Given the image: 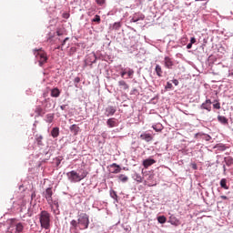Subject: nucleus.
I'll return each instance as SVG.
<instances>
[{
	"label": "nucleus",
	"mask_w": 233,
	"mask_h": 233,
	"mask_svg": "<svg viewBox=\"0 0 233 233\" xmlns=\"http://www.w3.org/2000/svg\"><path fill=\"white\" fill-rule=\"evenodd\" d=\"M61 96V91H59V88L55 87L51 90V97H59Z\"/></svg>",
	"instance_id": "nucleus-17"
},
{
	"label": "nucleus",
	"mask_w": 233,
	"mask_h": 233,
	"mask_svg": "<svg viewBox=\"0 0 233 233\" xmlns=\"http://www.w3.org/2000/svg\"><path fill=\"white\" fill-rule=\"evenodd\" d=\"M137 181H138V183H141V181H142V178H141V177H137Z\"/></svg>",
	"instance_id": "nucleus-49"
},
{
	"label": "nucleus",
	"mask_w": 233,
	"mask_h": 233,
	"mask_svg": "<svg viewBox=\"0 0 233 233\" xmlns=\"http://www.w3.org/2000/svg\"><path fill=\"white\" fill-rule=\"evenodd\" d=\"M194 43H196V37H191L190 44L194 45Z\"/></svg>",
	"instance_id": "nucleus-43"
},
{
	"label": "nucleus",
	"mask_w": 233,
	"mask_h": 233,
	"mask_svg": "<svg viewBox=\"0 0 233 233\" xmlns=\"http://www.w3.org/2000/svg\"><path fill=\"white\" fill-rule=\"evenodd\" d=\"M116 114V107L108 106L106 108V116L108 117L109 116H114Z\"/></svg>",
	"instance_id": "nucleus-12"
},
{
	"label": "nucleus",
	"mask_w": 233,
	"mask_h": 233,
	"mask_svg": "<svg viewBox=\"0 0 233 233\" xmlns=\"http://www.w3.org/2000/svg\"><path fill=\"white\" fill-rule=\"evenodd\" d=\"M61 110H65L66 108V105L60 106Z\"/></svg>",
	"instance_id": "nucleus-47"
},
{
	"label": "nucleus",
	"mask_w": 233,
	"mask_h": 233,
	"mask_svg": "<svg viewBox=\"0 0 233 233\" xmlns=\"http://www.w3.org/2000/svg\"><path fill=\"white\" fill-rule=\"evenodd\" d=\"M52 121H54V115L53 114L46 115V123H52Z\"/></svg>",
	"instance_id": "nucleus-31"
},
{
	"label": "nucleus",
	"mask_w": 233,
	"mask_h": 233,
	"mask_svg": "<svg viewBox=\"0 0 233 233\" xmlns=\"http://www.w3.org/2000/svg\"><path fill=\"white\" fill-rule=\"evenodd\" d=\"M106 0H96V3L99 5V6H103Z\"/></svg>",
	"instance_id": "nucleus-35"
},
{
	"label": "nucleus",
	"mask_w": 233,
	"mask_h": 233,
	"mask_svg": "<svg viewBox=\"0 0 233 233\" xmlns=\"http://www.w3.org/2000/svg\"><path fill=\"white\" fill-rule=\"evenodd\" d=\"M51 210L53 211V214H55V216H59V202L57 200H54L53 208H51Z\"/></svg>",
	"instance_id": "nucleus-8"
},
{
	"label": "nucleus",
	"mask_w": 233,
	"mask_h": 233,
	"mask_svg": "<svg viewBox=\"0 0 233 233\" xmlns=\"http://www.w3.org/2000/svg\"><path fill=\"white\" fill-rule=\"evenodd\" d=\"M193 168H194V170H198V165L193 164Z\"/></svg>",
	"instance_id": "nucleus-48"
},
{
	"label": "nucleus",
	"mask_w": 233,
	"mask_h": 233,
	"mask_svg": "<svg viewBox=\"0 0 233 233\" xmlns=\"http://www.w3.org/2000/svg\"><path fill=\"white\" fill-rule=\"evenodd\" d=\"M71 50H74V47H71Z\"/></svg>",
	"instance_id": "nucleus-54"
},
{
	"label": "nucleus",
	"mask_w": 233,
	"mask_h": 233,
	"mask_svg": "<svg viewBox=\"0 0 233 233\" xmlns=\"http://www.w3.org/2000/svg\"><path fill=\"white\" fill-rule=\"evenodd\" d=\"M39 219L42 228L48 230L50 228V213L46 210L41 211Z\"/></svg>",
	"instance_id": "nucleus-1"
},
{
	"label": "nucleus",
	"mask_w": 233,
	"mask_h": 233,
	"mask_svg": "<svg viewBox=\"0 0 233 233\" xmlns=\"http://www.w3.org/2000/svg\"><path fill=\"white\" fill-rule=\"evenodd\" d=\"M70 131L74 133V136H77L79 134V127L76 124L72 125L70 127Z\"/></svg>",
	"instance_id": "nucleus-18"
},
{
	"label": "nucleus",
	"mask_w": 233,
	"mask_h": 233,
	"mask_svg": "<svg viewBox=\"0 0 233 233\" xmlns=\"http://www.w3.org/2000/svg\"><path fill=\"white\" fill-rule=\"evenodd\" d=\"M110 197L116 201H117V193L114 189L110 190Z\"/></svg>",
	"instance_id": "nucleus-30"
},
{
	"label": "nucleus",
	"mask_w": 233,
	"mask_h": 233,
	"mask_svg": "<svg viewBox=\"0 0 233 233\" xmlns=\"http://www.w3.org/2000/svg\"><path fill=\"white\" fill-rule=\"evenodd\" d=\"M14 230H15V226L14 225V219H11V224L7 228V230L5 231V233H15Z\"/></svg>",
	"instance_id": "nucleus-21"
},
{
	"label": "nucleus",
	"mask_w": 233,
	"mask_h": 233,
	"mask_svg": "<svg viewBox=\"0 0 233 233\" xmlns=\"http://www.w3.org/2000/svg\"><path fill=\"white\" fill-rule=\"evenodd\" d=\"M218 123H221V125H228V118H227V116L218 115Z\"/></svg>",
	"instance_id": "nucleus-13"
},
{
	"label": "nucleus",
	"mask_w": 233,
	"mask_h": 233,
	"mask_svg": "<svg viewBox=\"0 0 233 233\" xmlns=\"http://www.w3.org/2000/svg\"><path fill=\"white\" fill-rule=\"evenodd\" d=\"M223 168H224V170H226V167H225V166L223 167Z\"/></svg>",
	"instance_id": "nucleus-53"
},
{
	"label": "nucleus",
	"mask_w": 233,
	"mask_h": 233,
	"mask_svg": "<svg viewBox=\"0 0 233 233\" xmlns=\"http://www.w3.org/2000/svg\"><path fill=\"white\" fill-rule=\"evenodd\" d=\"M52 196H54V192L52 191V188L47 187L44 192V198H46L48 205L50 206V208H54V199L52 198Z\"/></svg>",
	"instance_id": "nucleus-4"
},
{
	"label": "nucleus",
	"mask_w": 233,
	"mask_h": 233,
	"mask_svg": "<svg viewBox=\"0 0 233 233\" xmlns=\"http://www.w3.org/2000/svg\"><path fill=\"white\" fill-rule=\"evenodd\" d=\"M224 161L228 167H230L233 164V158L231 157H225Z\"/></svg>",
	"instance_id": "nucleus-25"
},
{
	"label": "nucleus",
	"mask_w": 233,
	"mask_h": 233,
	"mask_svg": "<svg viewBox=\"0 0 233 233\" xmlns=\"http://www.w3.org/2000/svg\"><path fill=\"white\" fill-rule=\"evenodd\" d=\"M220 187L224 188V190H228V187H227V178H222L220 180Z\"/></svg>",
	"instance_id": "nucleus-26"
},
{
	"label": "nucleus",
	"mask_w": 233,
	"mask_h": 233,
	"mask_svg": "<svg viewBox=\"0 0 233 233\" xmlns=\"http://www.w3.org/2000/svg\"><path fill=\"white\" fill-rule=\"evenodd\" d=\"M164 65L166 66V68H172L174 66V61H172V58L166 56L164 58Z\"/></svg>",
	"instance_id": "nucleus-9"
},
{
	"label": "nucleus",
	"mask_w": 233,
	"mask_h": 233,
	"mask_svg": "<svg viewBox=\"0 0 233 233\" xmlns=\"http://www.w3.org/2000/svg\"><path fill=\"white\" fill-rule=\"evenodd\" d=\"M113 28H115V30H119V28H121V22H116Z\"/></svg>",
	"instance_id": "nucleus-34"
},
{
	"label": "nucleus",
	"mask_w": 233,
	"mask_h": 233,
	"mask_svg": "<svg viewBox=\"0 0 233 233\" xmlns=\"http://www.w3.org/2000/svg\"><path fill=\"white\" fill-rule=\"evenodd\" d=\"M36 141H37L38 145H41V141H43V136L37 137Z\"/></svg>",
	"instance_id": "nucleus-39"
},
{
	"label": "nucleus",
	"mask_w": 233,
	"mask_h": 233,
	"mask_svg": "<svg viewBox=\"0 0 233 233\" xmlns=\"http://www.w3.org/2000/svg\"><path fill=\"white\" fill-rule=\"evenodd\" d=\"M81 82V78L79 76H76L75 79H74V83L76 84V86H77V84Z\"/></svg>",
	"instance_id": "nucleus-38"
},
{
	"label": "nucleus",
	"mask_w": 233,
	"mask_h": 233,
	"mask_svg": "<svg viewBox=\"0 0 233 233\" xmlns=\"http://www.w3.org/2000/svg\"><path fill=\"white\" fill-rule=\"evenodd\" d=\"M56 50H63V47H62L61 46H58L56 47Z\"/></svg>",
	"instance_id": "nucleus-50"
},
{
	"label": "nucleus",
	"mask_w": 233,
	"mask_h": 233,
	"mask_svg": "<svg viewBox=\"0 0 233 233\" xmlns=\"http://www.w3.org/2000/svg\"><path fill=\"white\" fill-rule=\"evenodd\" d=\"M169 223H171V225H174L175 227L180 225L179 219L176 218H170Z\"/></svg>",
	"instance_id": "nucleus-24"
},
{
	"label": "nucleus",
	"mask_w": 233,
	"mask_h": 233,
	"mask_svg": "<svg viewBox=\"0 0 233 233\" xmlns=\"http://www.w3.org/2000/svg\"><path fill=\"white\" fill-rule=\"evenodd\" d=\"M140 139H143L144 141H147L148 143L152 141L153 137H152V135L144 133L140 135Z\"/></svg>",
	"instance_id": "nucleus-14"
},
{
	"label": "nucleus",
	"mask_w": 233,
	"mask_h": 233,
	"mask_svg": "<svg viewBox=\"0 0 233 233\" xmlns=\"http://www.w3.org/2000/svg\"><path fill=\"white\" fill-rule=\"evenodd\" d=\"M34 56H35L36 59L39 61L40 66H44L46 61H48V56H46V52L43 50V48L40 49H34Z\"/></svg>",
	"instance_id": "nucleus-2"
},
{
	"label": "nucleus",
	"mask_w": 233,
	"mask_h": 233,
	"mask_svg": "<svg viewBox=\"0 0 233 233\" xmlns=\"http://www.w3.org/2000/svg\"><path fill=\"white\" fill-rule=\"evenodd\" d=\"M111 174H119L121 172V167L116 163L110 165Z\"/></svg>",
	"instance_id": "nucleus-7"
},
{
	"label": "nucleus",
	"mask_w": 233,
	"mask_h": 233,
	"mask_svg": "<svg viewBox=\"0 0 233 233\" xmlns=\"http://www.w3.org/2000/svg\"><path fill=\"white\" fill-rule=\"evenodd\" d=\"M220 198L221 199H228V198L227 196H225V195L220 196Z\"/></svg>",
	"instance_id": "nucleus-46"
},
{
	"label": "nucleus",
	"mask_w": 233,
	"mask_h": 233,
	"mask_svg": "<svg viewBox=\"0 0 233 233\" xmlns=\"http://www.w3.org/2000/svg\"><path fill=\"white\" fill-rule=\"evenodd\" d=\"M121 77H125V76H127V69L122 70V72L120 73Z\"/></svg>",
	"instance_id": "nucleus-40"
},
{
	"label": "nucleus",
	"mask_w": 233,
	"mask_h": 233,
	"mask_svg": "<svg viewBox=\"0 0 233 233\" xmlns=\"http://www.w3.org/2000/svg\"><path fill=\"white\" fill-rule=\"evenodd\" d=\"M173 83L176 86H177V85H179V81H177V79L173 80Z\"/></svg>",
	"instance_id": "nucleus-44"
},
{
	"label": "nucleus",
	"mask_w": 233,
	"mask_h": 233,
	"mask_svg": "<svg viewBox=\"0 0 233 233\" xmlns=\"http://www.w3.org/2000/svg\"><path fill=\"white\" fill-rule=\"evenodd\" d=\"M35 113L37 114V116H41V114L43 113V108H41V107H36Z\"/></svg>",
	"instance_id": "nucleus-36"
},
{
	"label": "nucleus",
	"mask_w": 233,
	"mask_h": 233,
	"mask_svg": "<svg viewBox=\"0 0 233 233\" xmlns=\"http://www.w3.org/2000/svg\"><path fill=\"white\" fill-rule=\"evenodd\" d=\"M66 176H67L69 181H71V183H79V181H81L79 173H77L74 170L66 173Z\"/></svg>",
	"instance_id": "nucleus-5"
},
{
	"label": "nucleus",
	"mask_w": 233,
	"mask_h": 233,
	"mask_svg": "<svg viewBox=\"0 0 233 233\" xmlns=\"http://www.w3.org/2000/svg\"><path fill=\"white\" fill-rule=\"evenodd\" d=\"M78 225L80 226V230H86L90 225V219L86 213H81L78 216Z\"/></svg>",
	"instance_id": "nucleus-3"
},
{
	"label": "nucleus",
	"mask_w": 233,
	"mask_h": 233,
	"mask_svg": "<svg viewBox=\"0 0 233 233\" xmlns=\"http://www.w3.org/2000/svg\"><path fill=\"white\" fill-rule=\"evenodd\" d=\"M106 125L109 128H114V127H117L118 123H117V119L116 118H109L106 121Z\"/></svg>",
	"instance_id": "nucleus-10"
},
{
	"label": "nucleus",
	"mask_w": 233,
	"mask_h": 233,
	"mask_svg": "<svg viewBox=\"0 0 233 233\" xmlns=\"http://www.w3.org/2000/svg\"><path fill=\"white\" fill-rule=\"evenodd\" d=\"M23 230H25V226H23L22 223H17L16 225H15V233H21L23 232Z\"/></svg>",
	"instance_id": "nucleus-15"
},
{
	"label": "nucleus",
	"mask_w": 233,
	"mask_h": 233,
	"mask_svg": "<svg viewBox=\"0 0 233 233\" xmlns=\"http://www.w3.org/2000/svg\"><path fill=\"white\" fill-rule=\"evenodd\" d=\"M57 35H63V34L60 31H56Z\"/></svg>",
	"instance_id": "nucleus-51"
},
{
	"label": "nucleus",
	"mask_w": 233,
	"mask_h": 233,
	"mask_svg": "<svg viewBox=\"0 0 233 233\" xmlns=\"http://www.w3.org/2000/svg\"><path fill=\"white\" fill-rule=\"evenodd\" d=\"M118 179L120 181H122V183H127V181H128V177H127L125 175H119L118 176Z\"/></svg>",
	"instance_id": "nucleus-28"
},
{
	"label": "nucleus",
	"mask_w": 233,
	"mask_h": 233,
	"mask_svg": "<svg viewBox=\"0 0 233 233\" xmlns=\"http://www.w3.org/2000/svg\"><path fill=\"white\" fill-rule=\"evenodd\" d=\"M118 86H120L122 90H128L130 88V86L125 82V80L118 81Z\"/></svg>",
	"instance_id": "nucleus-16"
},
{
	"label": "nucleus",
	"mask_w": 233,
	"mask_h": 233,
	"mask_svg": "<svg viewBox=\"0 0 233 233\" xmlns=\"http://www.w3.org/2000/svg\"><path fill=\"white\" fill-rule=\"evenodd\" d=\"M65 17L68 18V15H66V16H65Z\"/></svg>",
	"instance_id": "nucleus-52"
},
{
	"label": "nucleus",
	"mask_w": 233,
	"mask_h": 233,
	"mask_svg": "<svg viewBox=\"0 0 233 233\" xmlns=\"http://www.w3.org/2000/svg\"><path fill=\"white\" fill-rule=\"evenodd\" d=\"M143 19H145V15H140L138 16L137 15H135L131 19V23H137V21H143Z\"/></svg>",
	"instance_id": "nucleus-20"
},
{
	"label": "nucleus",
	"mask_w": 233,
	"mask_h": 233,
	"mask_svg": "<svg viewBox=\"0 0 233 233\" xmlns=\"http://www.w3.org/2000/svg\"><path fill=\"white\" fill-rule=\"evenodd\" d=\"M156 161L153 158H147L143 161V167L148 168V167H152Z\"/></svg>",
	"instance_id": "nucleus-11"
},
{
	"label": "nucleus",
	"mask_w": 233,
	"mask_h": 233,
	"mask_svg": "<svg viewBox=\"0 0 233 233\" xmlns=\"http://www.w3.org/2000/svg\"><path fill=\"white\" fill-rule=\"evenodd\" d=\"M157 221H158V223L163 225V224L167 223V217H165V216L157 217Z\"/></svg>",
	"instance_id": "nucleus-27"
},
{
	"label": "nucleus",
	"mask_w": 233,
	"mask_h": 233,
	"mask_svg": "<svg viewBox=\"0 0 233 233\" xmlns=\"http://www.w3.org/2000/svg\"><path fill=\"white\" fill-rule=\"evenodd\" d=\"M68 39H70L69 37H66L63 42H62V46H65V45H66V42L68 41Z\"/></svg>",
	"instance_id": "nucleus-41"
},
{
	"label": "nucleus",
	"mask_w": 233,
	"mask_h": 233,
	"mask_svg": "<svg viewBox=\"0 0 233 233\" xmlns=\"http://www.w3.org/2000/svg\"><path fill=\"white\" fill-rule=\"evenodd\" d=\"M87 175H88V172H83L81 175H79L80 176V181L82 179H85V177H86Z\"/></svg>",
	"instance_id": "nucleus-37"
},
{
	"label": "nucleus",
	"mask_w": 233,
	"mask_h": 233,
	"mask_svg": "<svg viewBox=\"0 0 233 233\" xmlns=\"http://www.w3.org/2000/svg\"><path fill=\"white\" fill-rule=\"evenodd\" d=\"M127 74L130 79H132V76H134V71L131 68H128L127 71Z\"/></svg>",
	"instance_id": "nucleus-33"
},
{
	"label": "nucleus",
	"mask_w": 233,
	"mask_h": 233,
	"mask_svg": "<svg viewBox=\"0 0 233 233\" xmlns=\"http://www.w3.org/2000/svg\"><path fill=\"white\" fill-rule=\"evenodd\" d=\"M201 110H208V112L212 111V101L210 99H207L202 105L200 106Z\"/></svg>",
	"instance_id": "nucleus-6"
},
{
	"label": "nucleus",
	"mask_w": 233,
	"mask_h": 233,
	"mask_svg": "<svg viewBox=\"0 0 233 233\" xmlns=\"http://www.w3.org/2000/svg\"><path fill=\"white\" fill-rule=\"evenodd\" d=\"M70 225H71L72 228H74L75 230H77V227L79 225V219H77V220H76V219L71 220Z\"/></svg>",
	"instance_id": "nucleus-22"
},
{
	"label": "nucleus",
	"mask_w": 233,
	"mask_h": 233,
	"mask_svg": "<svg viewBox=\"0 0 233 233\" xmlns=\"http://www.w3.org/2000/svg\"><path fill=\"white\" fill-rule=\"evenodd\" d=\"M52 137H57L59 136V127H54L51 131Z\"/></svg>",
	"instance_id": "nucleus-23"
},
{
	"label": "nucleus",
	"mask_w": 233,
	"mask_h": 233,
	"mask_svg": "<svg viewBox=\"0 0 233 233\" xmlns=\"http://www.w3.org/2000/svg\"><path fill=\"white\" fill-rule=\"evenodd\" d=\"M155 71L158 77H163V68H161V66L157 65L155 67Z\"/></svg>",
	"instance_id": "nucleus-19"
},
{
	"label": "nucleus",
	"mask_w": 233,
	"mask_h": 233,
	"mask_svg": "<svg viewBox=\"0 0 233 233\" xmlns=\"http://www.w3.org/2000/svg\"><path fill=\"white\" fill-rule=\"evenodd\" d=\"M215 104H213V108H216V110H219L221 108V104L218 100L214 101Z\"/></svg>",
	"instance_id": "nucleus-29"
},
{
	"label": "nucleus",
	"mask_w": 233,
	"mask_h": 233,
	"mask_svg": "<svg viewBox=\"0 0 233 233\" xmlns=\"http://www.w3.org/2000/svg\"><path fill=\"white\" fill-rule=\"evenodd\" d=\"M93 23H101V16H99V15H96L93 20H92Z\"/></svg>",
	"instance_id": "nucleus-32"
},
{
	"label": "nucleus",
	"mask_w": 233,
	"mask_h": 233,
	"mask_svg": "<svg viewBox=\"0 0 233 233\" xmlns=\"http://www.w3.org/2000/svg\"><path fill=\"white\" fill-rule=\"evenodd\" d=\"M166 88H172V84L170 82L167 83Z\"/></svg>",
	"instance_id": "nucleus-42"
},
{
	"label": "nucleus",
	"mask_w": 233,
	"mask_h": 233,
	"mask_svg": "<svg viewBox=\"0 0 233 233\" xmlns=\"http://www.w3.org/2000/svg\"><path fill=\"white\" fill-rule=\"evenodd\" d=\"M187 50H190V48H192V44H187Z\"/></svg>",
	"instance_id": "nucleus-45"
}]
</instances>
